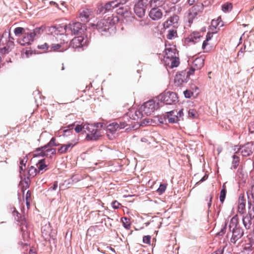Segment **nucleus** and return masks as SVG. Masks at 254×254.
Here are the masks:
<instances>
[{"instance_id":"obj_1","label":"nucleus","mask_w":254,"mask_h":254,"mask_svg":"<svg viewBox=\"0 0 254 254\" xmlns=\"http://www.w3.org/2000/svg\"><path fill=\"white\" fill-rule=\"evenodd\" d=\"M129 0H114L109 1L105 4H100L98 5L96 9V13L98 14H104L107 12L113 11L115 8L118 14L122 15L125 18L131 17V12L129 10L128 6H123Z\"/></svg>"},{"instance_id":"obj_2","label":"nucleus","mask_w":254,"mask_h":254,"mask_svg":"<svg viewBox=\"0 0 254 254\" xmlns=\"http://www.w3.org/2000/svg\"><path fill=\"white\" fill-rule=\"evenodd\" d=\"M118 20L117 17H108L107 19H101L96 24H92L91 26L102 34L103 32H107L111 33L115 29V24Z\"/></svg>"},{"instance_id":"obj_3","label":"nucleus","mask_w":254,"mask_h":254,"mask_svg":"<svg viewBox=\"0 0 254 254\" xmlns=\"http://www.w3.org/2000/svg\"><path fill=\"white\" fill-rule=\"evenodd\" d=\"M158 101L163 102L167 105L176 104L178 101L177 94L174 92L165 91L157 97Z\"/></svg>"},{"instance_id":"obj_4","label":"nucleus","mask_w":254,"mask_h":254,"mask_svg":"<svg viewBox=\"0 0 254 254\" xmlns=\"http://www.w3.org/2000/svg\"><path fill=\"white\" fill-rule=\"evenodd\" d=\"M158 0H138L134 6V11L139 18L143 17L145 13L147 5L153 1L156 3Z\"/></svg>"},{"instance_id":"obj_5","label":"nucleus","mask_w":254,"mask_h":254,"mask_svg":"<svg viewBox=\"0 0 254 254\" xmlns=\"http://www.w3.org/2000/svg\"><path fill=\"white\" fill-rule=\"evenodd\" d=\"M84 27L79 22H72L65 25L63 29L67 34L79 35L84 31Z\"/></svg>"},{"instance_id":"obj_6","label":"nucleus","mask_w":254,"mask_h":254,"mask_svg":"<svg viewBox=\"0 0 254 254\" xmlns=\"http://www.w3.org/2000/svg\"><path fill=\"white\" fill-rule=\"evenodd\" d=\"M160 107L159 102L155 103L154 100H150L145 103L141 107L144 114L147 116L150 115L155 110Z\"/></svg>"},{"instance_id":"obj_7","label":"nucleus","mask_w":254,"mask_h":254,"mask_svg":"<svg viewBox=\"0 0 254 254\" xmlns=\"http://www.w3.org/2000/svg\"><path fill=\"white\" fill-rule=\"evenodd\" d=\"M204 5L202 3L198 2L191 7L189 10V20L188 22L190 23H192L193 19L198 14L201 12L203 9Z\"/></svg>"},{"instance_id":"obj_8","label":"nucleus","mask_w":254,"mask_h":254,"mask_svg":"<svg viewBox=\"0 0 254 254\" xmlns=\"http://www.w3.org/2000/svg\"><path fill=\"white\" fill-rule=\"evenodd\" d=\"M186 70H182L178 72L175 76L174 79V84L175 86H180L184 83H187L189 80L187 75H186Z\"/></svg>"},{"instance_id":"obj_9","label":"nucleus","mask_w":254,"mask_h":254,"mask_svg":"<svg viewBox=\"0 0 254 254\" xmlns=\"http://www.w3.org/2000/svg\"><path fill=\"white\" fill-rule=\"evenodd\" d=\"M239 150L243 156H249L251 155L254 150V144L253 142H248L242 146Z\"/></svg>"},{"instance_id":"obj_10","label":"nucleus","mask_w":254,"mask_h":254,"mask_svg":"<svg viewBox=\"0 0 254 254\" xmlns=\"http://www.w3.org/2000/svg\"><path fill=\"white\" fill-rule=\"evenodd\" d=\"M230 232H232V235L230 239V242L235 244L239 239H240L244 235V232L243 229L240 226Z\"/></svg>"},{"instance_id":"obj_11","label":"nucleus","mask_w":254,"mask_h":254,"mask_svg":"<svg viewBox=\"0 0 254 254\" xmlns=\"http://www.w3.org/2000/svg\"><path fill=\"white\" fill-rule=\"evenodd\" d=\"M86 40L84 41L83 37L78 36L74 38L70 42L69 46L72 48L76 49L85 46Z\"/></svg>"},{"instance_id":"obj_12","label":"nucleus","mask_w":254,"mask_h":254,"mask_svg":"<svg viewBox=\"0 0 254 254\" xmlns=\"http://www.w3.org/2000/svg\"><path fill=\"white\" fill-rule=\"evenodd\" d=\"M34 38L30 32L24 33L22 38L19 40V44L22 46L30 45L34 40Z\"/></svg>"},{"instance_id":"obj_13","label":"nucleus","mask_w":254,"mask_h":254,"mask_svg":"<svg viewBox=\"0 0 254 254\" xmlns=\"http://www.w3.org/2000/svg\"><path fill=\"white\" fill-rule=\"evenodd\" d=\"M162 12L158 7L152 8L149 13L150 18L153 20H158L162 17Z\"/></svg>"},{"instance_id":"obj_14","label":"nucleus","mask_w":254,"mask_h":254,"mask_svg":"<svg viewBox=\"0 0 254 254\" xmlns=\"http://www.w3.org/2000/svg\"><path fill=\"white\" fill-rule=\"evenodd\" d=\"M42 235L45 240H47L52 235L51 227L50 223L48 222L44 225L42 226L41 228Z\"/></svg>"},{"instance_id":"obj_15","label":"nucleus","mask_w":254,"mask_h":254,"mask_svg":"<svg viewBox=\"0 0 254 254\" xmlns=\"http://www.w3.org/2000/svg\"><path fill=\"white\" fill-rule=\"evenodd\" d=\"M179 19V17L177 15H174L173 16H171L164 23L163 26L164 28H168L172 25L173 26V27H176L177 25Z\"/></svg>"},{"instance_id":"obj_16","label":"nucleus","mask_w":254,"mask_h":254,"mask_svg":"<svg viewBox=\"0 0 254 254\" xmlns=\"http://www.w3.org/2000/svg\"><path fill=\"white\" fill-rule=\"evenodd\" d=\"M246 200L244 195L241 194L239 197L238 211L240 214H244L246 208Z\"/></svg>"},{"instance_id":"obj_17","label":"nucleus","mask_w":254,"mask_h":254,"mask_svg":"<svg viewBox=\"0 0 254 254\" xmlns=\"http://www.w3.org/2000/svg\"><path fill=\"white\" fill-rule=\"evenodd\" d=\"M46 148H47V147L45 146V145L37 148L35 150V153L33 154V157H44V156L48 157L49 154L48 153H46Z\"/></svg>"},{"instance_id":"obj_18","label":"nucleus","mask_w":254,"mask_h":254,"mask_svg":"<svg viewBox=\"0 0 254 254\" xmlns=\"http://www.w3.org/2000/svg\"><path fill=\"white\" fill-rule=\"evenodd\" d=\"M100 136L97 129H92L90 132L87 133L86 139L88 140H97Z\"/></svg>"},{"instance_id":"obj_19","label":"nucleus","mask_w":254,"mask_h":254,"mask_svg":"<svg viewBox=\"0 0 254 254\" xmlns=\"http://www.w3.org/2000/svg\"><path fill=\"white\" fill-rule=\"evenodd\" d=\"M204 58L203 56L196 58L193 62V66L197 70L201 69L204 65Z\"/></svg>"},{"instance_id":"obj_20","label":"nucleus","mask_w":254,"mask_h":254,"mask_svg":"<svg viewBox=\"0 0 254 254\" xmlns=\"http://www.w3.org/2000/svg\"><path fill=\"white\" fill-rule=\"evenodd\" d=\"M175 111H171L167 113L166 119H168L169 123H176L179 120V117L175 114Z\"/></svg>"},{"instance_id":"obj_21","label":"nucleus","mask_w":254,"mask_h":254,"mask_svg":"<svg viewBox=\"0 0 254 254\" xmlns=\"http://www.w3.org/2000/svg\"><path fill=\"white\" fill-rule=\"evenodd\" d=\"M201 37V36L199 32H194L190 34V36L186 38V40L188 42H192L195 44L198 41V39H199Z\"/></svg>"},{"instance_id":"obj_22","label":"nucleus","mask_w":254,"mask_h":254,"mask_svg":"<svg viewBox=\"0 0 254 254\" xmlns=\"http://www.w3.org/2000/svg\"><path fill=\"white\" fill-rule=\"evenodd\" d=\"M10 32L4 31L2 34L0 33V46L4 45L6 42L7 37L9 38V41H11V40H13V38L10 37Z\"/></svg>"},{"instance_id":"obj_23","label":"nucleus","mask_w":254,"mask_h":254,"mask_svg":"<svg viewBox=\"0 0 254 254\" xmlns=\"http://www.w3.org/2000/svg\"><path fill=\"white\" fill-rule=\"evenodd\" d=\"M238 218L237 215L233 216L230 220L229 225L230 231L240 227Z\"/></svg>"},{"instance_id":"obj_24","label":"nucleus","mask_w":254,"mask_h":254,"mask_svg":"<svg viewBox=\"0 0 254 254\" xmlns=\"http://www.w3.org/2000/svg\"><path fill=\"white\" fill-rule=\"evenodd\" d=\"M130 121L127 115H125L122 119L118 121V124L119 125V129L124 128L127 126V123Z\"/></svg>"},{"instance_id":"obj_25","label":"nucleus","mask_w":254,"mask_h":254,"mask_svg":"<svg viewBox=\"0 0 254 254\" xmlns=\"http://www.w3.org/2000/svg\"><path fill=\"white\" fill-rule=\"evenodd\" d=\"M91 11L88 9L83 10V11L81 12L79 14V18L81 21L84 22L88 21L89 16L91 15Z\"/></svg>"},{"instance_id":"obj_26","label":"nucleus","mask_w":254,"mask_h":254,"mask_svg":"<svg viewBox=\"0 0 254 254\" xmlns=\"http://www.w3.org/2000/svg\"><path fill=\"white\" fill-rule=\"evenodd\" d=\"M46 28V27L45 26L43 25L34 29L32 31H30V32L35 38V37L41 35L43 33Z\"/></svg>"},{"instance_id":"obj_27","label":"nucleus","mask_w":254,"mask_h":254,"mask_svg":"<svg viewBox=\"0 0 254 254\" xmlns=\"http://www.w3.org/2000/svg\"><path fill=\"white\" fill-rule=\"evenodd\" d=\"M252 218L247 216V215L243 216L242 221L244 226L245 227L246 229L248 230L251 228L252 224Z\"/></svg>"},{"instance_id":"obj_28","label":"nucleus","mask_w":254,"mask_h":254,"mask_svg":"<svg viewBox=\"0 0 254 254\" xmlns=\"http://www.w3.org/2000/svg\"><path fill=\"white\" fill-rule=\"evenodd\" d=\"M75 144L71 143H68L66 144H61V146L58 149V152L60 154H63L67 151L69 148H72Z\"/></svg>"},{"instance_id":"obj_29","label":"nucleus","mask_w":254,"mask_h":254,"mask_svg":"<svg viewBox=\"0 0 254 254\" xmlns=\"http://www.w3.org/2000/svg\"><path fill=\"white\" fill-rule=\"evenodd\" d=\"M244 249L246 251H252L254 249V239L249 238V242L245 245Z\"/></svg>"},{"instance_id":"obj_30","label":"nucleus","mask_w":254,"mask_h":254,"mask_svg":"<svg viewBox=\"0 0 254 254\" xmlns=\"http://www.w3.org/2000/svg\"><path fill=\"white\" fill-rule=\"evenodd\" d=\"M74 126V124H70L65 127H64V129H63V135L64 136H67L72 134L73 131L72 129L73 128V127Z\"/></svg>"},{"instance_id":"obj_31","label":"nucleus","mask_w":254,"mask_h":254,"mask_svg":"<svg viewBox=\"0 0 254 254\" xmlns=\"http://www.w3.org/2000/svg\"><path fill=\"white\" fill-rule=\"evenodd\" d=\"M45 159H41L37 164L39 172L42 171V173L43 171H46L48 168L47 165L45 163Z\"/></svg>"},{"instance_id":"obj_32","label":"nucleus","mask_w":254,"mask_h":254,"mask_svg":"<svg viewBox=\"0 0 254 254\" xmlns=\"http://www.w3.org/2000/svg\"><path fill=\"white\" fill-rule=\"evenodd\" d=\"M118 122H114L109 124L107 127L108 130L111 133H114L117 130L119 129Z\"/></svg>"},{"instance_id":"obj_33","label":"nucleus","mask_w":254,"mask_h":254,"mask_svg":"<svg viewBox=\"0 0 254 254\" xmlns=\"http://www.w3.org/2000/svg\"><path fill=\"white\" fill-rule=\"evenodd\" d=\"M248 213L246 215L252 219L254 218V204L251 201H248Z\"/></svg>"},{"instance_id":"obj_34","label":"nucleus","mask_w":254,"mask_h":254,"mask_svg":"<svg viewBox=\"0 0 254 254\" xmlns=\"http://www.w3.org/2000/svg\"><path fill=\"white\" fill-rule=\"evenodd\" d=\"M167 58H171V67L172 68L177 67L180 64L179 58L176 57H174V55L168 56Z\"/></svg>"},{"instance_id":"obj_35","label":"nucleus","mask_w":254,"mask_h":254,"mask_svg":"<svg viewBox=\"0 0 254 254\" xmlns=\"http://www.w3.org/2000/svg\"><path fill=\"white\" fill-rule=\"evenodd\" d=\"M211 26L215 29L218 26L222 27L223 26V22L221 17H218L216 20H212L211 21Z\"/></svg>"},{"instance_id":"obj_36","label":"nucleus","mask_w":254,"mask_h":254,"mask_svg":"<svg viewBox=\"0 0 254 254\" xmlns=\"http://www.w3.org/2000/svg\"><path fill=\"white\" fill-rule=\"evenodd\" d=\"M226 188L225 184H223V185L222 186V188L220 191V194L219 196L220 201L222 203H223L224 201L226 195Z\"/></svg>"},{"instance_id":"obj_37","label":"nucleus","mask_w":254,"mask_h":254,"mask_svg":"<svg viewBox=\"0 0 254 254\" xmlns=\"http://www.w3.org/2000/svg\"><path fill=\"white\" fill-rule=\"evenodd\" d=\"M239 161H240L239 157L236 155H234L233 156V161H232V167L231 168L234 169H236L239 165Z\"/></svg>"},{"instance_id":"obj_38","label":"nucleus","mask_w":254,"mask_h":254,"mask_svg":"<svg viewBox=\"0 0 254 254\" xmlns=\"http://www.w3.org/2000/svg\"><path fill=\"white\" fill-rule=\"evenodd\" d=\"M123 225L127 230H129L130 228L131 223L129 219L127 217H123L122 218Z\"/></svg>"},{"instance_id":"obj_39","label":"nucleus","mask_w":254,"mask_h":254,"mask_svg":"<svg viewBox=\"0 0 254 254\" xmlns=\"http://www.w3.org/2000/svg\"><path fill=\"white\" fill-rule=\"evenodd\" d=\"M45 145L47 147V148H48L53 146H58L61 145V144L59 143L56 142V139L55 137H52L50 141Z\"/></svg>"},{"instance_id":"obj_40","label":"nucleus","mask_w":254,"mask_h":254,"mask_svg":"<svg viewBox=\"0 0 254 254\" xmlns=\"http://www.w3.org/2000/svg\"><path fill=\"white\" fill-rule=\"evenodd\" d=\"M79 180H80V179L78 178L77 176H73L70 179L66 180L65 181V182L68 185H72L74 183H76L78 182V181H79Z\"/></svg>"},{"instance_id":"obj_41","label":"nucleus","mask_w":254,"mask_h":254,"mask_svg":"<svg viewBox=\"0 0 254 254\" xmlns=\"http://www.w3.org/2000/svg\"><path fill=\"white\" fill-rule=\"evenodd\" d=\"M232 9V4L231 3H224L222 5V10L224 12H227Z\"/></svg>"},{"instance_id":"obj_42","label":"nucleus","mask_w":254,"mask_h":254,"mask_svg":"<svg viewBox=\"0 0 254 254\" xmlns=\"http://www.w3.org/2000/svg\"><path fill=\"white\" fill-rule=\"evenodd\" d=\"M24 180L25 184L23 185V186L21 188V190L23 191V193H24L25 190L29 188L30 182L29 177L24 178Z\"/></svg>"},{"instance_id":"obj_43","label":"nucleus","mask_w":254,"mask_h":254,"mask_svg":"<svg viewBox=\"0 0 254 254\" xmlns=\"http://www.w3.org/2000/svg\"><path fill=\"white\" fill-rule=\"evenodd\" d=\"M37 170L34 166H31L28 171V175L29 177H34L36 175Z\"/></svg>"},{"instance_id":"obj_44","label":"nucleus","mask_w":254,"mask_h":254,"mask_svg":"<svg viewBox=\"0 0 254 254\" xmlns=\"http://www.w3.org/2000/svg\"><path fill=\"white\" fill-rule=\"evenodd\" d=\"M166 120V116L164 117L162 116H156L154 117V121H155L156 124H164V122Z\"/></svg>"},{"instance_id":"obj_45","label":"nucleus","mask_w":254,"mask_h":254,"mask_svg":"<svg viewBox=\"0 0 254 254\" xmlns=\"http://www.w3.org/2000/svg\"><path fill=\"white\" fill-rule=\"evenodd\" d=\"M24 31L25 29L24 28L18 27L14 29V33L16 36H19L22 34H24L25 33Z\"/></svg>"},{"instance_id":"obj_46","label":"nucleus","mask_w":254,"mask_h":254,"mask_svg":"<svg viewBox=\"0 0 254 254\" xmlns=\"http://www.w3.org/2000/svg\"><path fill=\"white\" fill-rule=\"evenodd\" d=\"M197 115V112L193 109H190L188 111V116L191 119H194L196 118Z\"/></svg>"},{"instance_id":"obj_47","label":"nucleus","mask_w":254,"mask_h":254,"mask_svg":"<svg viewBox=\"0 0 254 254\" xmlns=\"http://www.w3.org/2000/svg\"><path fill=\"white\" fill-rule=\"evenodd\" d=\"M226 246H221L217 249L215 251H214L211 254H223L224 249H225Z\"/></svg>"},{"instance_id":"obj_48","label":"nucleus","mask_w":254,"mask_h":254,"mask_svg":"<svg viewBox=\"0 0 254 254\" xmlns=\"http://www.w3.org/2000/svg\"><path fill=\"white\" fill-rule=\"evenodd\" d=\"M166 189V185L164 184H161L159 187L158 188L157 191L160 194L164 193Z\"/></svg>"},{"instance_id":"obj_49","label":"nucleus","mask_w":254,"mask_h":254,"mask_svg":"<svg viewBox=\"0 0 254 254\" xmlns=\"http://www.w3.org/2000/svg\"><path fill=\"white\" fill-rule=\"evenodd\" d=\"M46 241H48L51 245L52 244L54 245L55 247L56 246V236H54L53 234L51 236V237L48 239Z\"/></svg>"},{"instance_id":"obj_50","label":"nucleus","mask_w":254,"mask_h":254,"mask_svg":"<svg viewBox=\"0 0 254 254\" xmlns=\"http://www.w3.org/2000/svg\"><path fill=\"white\" fill-rule=\"evenodd\" d=\"M46 153H50L49 157H51L52 155H54L56 153V149L54 148L49 147L46 149Z\"/></svg>"},{"instance_id":"obj_51","label":"nucleus","mask_w":254,"mask_h":254,"mask_svg":"<svg viewBox=\"0 0 254 254\" xmlns=\"http://www.w3.org/2000/svg\"><path fill=\"white\" fill-rule=\"evenodd\" d=\"M93 127V126L90 124H85L83 126V128L84 131H86V130H87L89 132H90L92 129H94Z\"/></svg>"},{"instance_id":"obj_52","label":"nucleus","mask_w":254,"mask_h":254,"mask_svg":"<svg viewBox=\"0 0 254 254\" xmlns=\"http://www.w3.org/2000/svg\"><path fill=\"white\" fill-rule=\"evenodd\" d=\"M142 241L143 243L150 245L151 243V236L149 235L144 236L143 237Z\"/></svg>"},{"instance_id":"obj_53","label":"nucleus","mask_w":254,"mask_h":254,"mask_svg":"<svg viewBox=\"0 0 254 254\" xmlns=\"http://www.w3.org/2000/svg\"><path fill=\"white\" fill-rule=\"evenodd\" d=\"M195 70H197L196 68H195L194 66H191L190 67L188 71H186V75H187L188 79H189V76L190 75H192L193 74Z\"/></svg>"},{"instance_id":"obj_54","label":"nucleus","mask_w":254,"mask_h":254,"mask_svg":"<svg viewBox=\"0 0 254 254\" xmlns=\"http://www.w3.org/2000/svg\"><path fill=\"white\" fill-rule=\"evenodd\" d=\"M176 33V32L174 30H169L168 34L167 35V38L169 40L172 39V38L174 37L175 34Z\"/></svg>"},{"instance_id":"obj_55","label":"nucleus","mask_w":254,"mask_h":254,"mask_svg":"<svg viewBox=\"0 0 254 254\" xmlns=\"http://www.w3.org/2000/svg\"><path fill=\"white\" fill-rule=\"evenodd\" d=\"M61 46V44H53L51 45V51H57L60 49Z\"/></svg>"},{"instance_id":"obj_56","label":"nucleus","mask_w":254,"mask_h":254,"mask_svg":"<svg viewBox=\"0 0 254 254\" xmlns=\"http://www.w3.org/2000/svg\"><path fill=\"white\" fill-rule=\"evenodd\" d=\"M165 53L166 55V58H167L168 56H170L171 55H173V54H175V53L173 52V50L171 48H166L165 49Z\"/></svg>"},{"instance_id":"obj_57","label":"nucleus","mask_w":254,"mask_h":254,"mask_svg":"<svg viewBox=\"0 0 254 254\" xmlns=\"http://www.w3.org/2000/svg\"><path fill=\"white\" fill-rule=\"evenodd\" d=\"M112 206L114 209H118L120 206L121 205V203H120L117 200L113 201L112 202Z\"/></svg>"},{"instance_id":"obj_58","label":"nucleus","mask_w":254,"mask_h":254,"mask_svg":"<svg viewBox=\"0 0 254 254\" xmlns=\"http://www.w3.org/2000/svg\"><path fill=\"white\" fill-rule=\"evenodd\" d=\"M192 94V92L189 90H186L184 91V96L186 98H190Z\"/></svg>"},{"instance_id":"obj_59","label":"nucleus","mask_w":254,"mask_h":254,"mask_svg":"<svg viewBox=\"0 0 254 254\" xmlns=\"http://www.w3.org/2000/svg\"><path fill=\"white\" fill-rule=\"evenodd\" d=\"M38 48L39 49H42L45 52L48 49L49 45L47 43H45L43 45H38Z\"/></svg>"},{"instance_id":"obj_60","label":"nucleus","mask_w":254,"mask_h":254,"mask_svg":"<svg viewBox=\"0 0 254 254\" xmlns=\"http://www.w3.org/2000/svg\"><path fill=\"white\" fill-rule=\"evenodd\" d=\"M28 160V157L27 156L24 157L23 159H21L20 161V165L24 166L25 168H26V164Z\"/></svg>"},{"instance_id":"obj_61","label":"nucleus","mask_w":254,"mask_h":254,"mask_svg":"<svg viewBox=\"0 0 254 254\" xmlns=\"http://www.w3.org/2000/svg\"><path fill=\"white\" fill-rule=\"evenodd\" d=\"M226 228V224H225L224 227L221 228V230L218 232L216 234L217 236H223L225 233V230Z\"/></svg>"},{"instance_id":"obj_62","label":"nucleus","mask_w":254,"mask_h":254,"mask_svg":"<svg viewBox=\"0 0 254 254\" xmlns=\"http://www.w3.org/2000/svg\"><path fill=\"white\" fill-rule=\"evenodd\" d=\"M249 130L251 133H254V122H252L249 125Z\"/></svg>"},{"instance_id":"obj_63","label":"nucleus","mask_w":254,"mask_h":254,"mask_svg":"<svg viewBox=\"0 0 254 254\" xmlns=\"http://www.w3.org/2000/svg\"><path fill=\"white\" fill-rule=\"evenodd\" d=\"M82 129H83V126L80 125H77L74 128L75 131L77 133L80 132Z\"/></svg>"},{"instance_id":"obj_64","label":"nucleus","mask_w":254,"mask_h":254,"mask_svg":"<svg viewBox=\"0 0 254 254\" xmlns=\"http://www.w3.org/2000/svg\"><path fill=\"white\" fill-rule=\"evenodd\" d=\"M247 195H248V198L249 199L250 197V195L251 196L253 200V202L254 203V189H252V190H251V192L250 194H249L248 192H247Z\"/></svg>"}]
</instances>
